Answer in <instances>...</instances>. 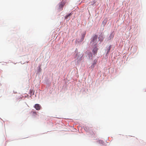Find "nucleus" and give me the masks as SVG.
Listing matches in <instances>:
<instances>
[{"label":"nucleus","mask_w":146,"mask_h":146,"mask_svg":"<svg viewBox=\"0 0 146 146\" xmlns=\"http://www.w3.org/2000/svg\"><path fill=\"white\" fill-rule=\"evenodd\" d=\"M72 15V14L71 13H69V14L66 15L65 17V18L67 19L68 17H69L70 16Z\"/></svg>","instance_id":"nucleus-9"},{"label":"nucleus","mask_w":146,"mask_h":146,"mask_svg":"<svg viewBox=\"0 0 146 146\" xmlns=\"http://www.w3.org/2000/svg\"><path fill=\"white\" fill-rule=\"evenodd\" d=\"M107 22V20H104L102 21V25L104 26L106 24Z\"/></svg>","instance_id":"nucleus-5"},{"label":"nucleus","mask_w":146,"mask_h":146,"mask_svg":"<svg viewBox=\"0 0 146 146\" xmlns=\"http://www.w3.org/2000/svg\"><path fill=\"white\" fill-rule=\"evenodd\" d=\"M80 54L79 53H77V54H76V55L77 56H78V55H80Z\"/></svg>","instance_id":"nucleus-12"},{"label":"nucleus","mask_w":146,"mask_h":146,"mask_svg":"<svg viewBox=\"0 0 146 146\" xmlns=\"http://www.w3.org/2000/svg\"><path fill=\"white\" fill-rule=\"evenodd\" d=\"M110 48H111V46H110L108 49V52H109L110 51Z\"/></svg>","instance_id":"nucleus-10"},{"label":"nucleus","mask_w":146,"mask_h":146,"mask_svg":"<svg viewBox=\"0 0 146 146\" xmlns=\"http://www.w3.org/2000/svg\"><path fill=\"white\" fill-rule=\"evenodd\" d=\"M85 36V34H83L82 35V37L81 40H80L79 41L80 42H82L84 40V37Z\"/></svg>","instance_id":"nucleus-6"},{"label":"nucleus","mask_w":146,"mask_h":146,"mask_svg":"<svg viewBox=\"0 0 146 146\" xmlns=\"http://www.w3.org/2000/svg\"><path fill=\"white\" fill-rule=\"evenodd\" d=\"M98 38L99 39V40L101 41H102L103 40V38L102 36H100Z\"/></svg>","instance_id":"nucleus-7"},{"label":"nucleus","mask_w":146,"mask_h":146,"mask_svg":"<svg viewBox=\"0 0 146 146\" xmlns=\"http://www.w3.org/2000/svg\"><path fill=\"white\" fill-rule=\"evenodd\" d=\"M33 90H30V94H32V92H33Z\"/></svg>","instance_id":"nucleus-11"},{"label":"nucleus","mask_w":146,"mask_h":146,"mask_svg":"<svg viewBox=\"0 0 146 146\" xmlns=\"http://www.w3.org/2000/svg\"><path fill=\"white\" fill-rule=\"evenodd\" d=\"M110 36L111 37L112 36V35L111 34L110 35Z\"/></svg>","instance_id":"nucleus-13"},{"label":"nucleus","mask_w":146,"mask_h":146,"mask_svg":"<svg viewBox=\"0 0 146 146\" xmlns=\"http://www.w3.org/2000/svg\"><path fill=\"white\" fill-rule=\"evenodd\" d=\"M97 50H98V48L96 47H95L94 48L93 50V52L94 53V54H95L97 53Z\"/></svg>","instance_id":"nucleus-4"},{"label":"nucleus","mask_w":146,"mask_h":146,"mask_svg":"<svg viewBox=\"0 0 146 146\" xmlns=\"http://www.w3.org/2000/svg\"><path fill=\"white\" fill-rule=\"evenodd\" d=\"M64 5V3L63 2H61L59 4V9L60 10H62V8Z\"/></svg>","instance_id":"nucleus-2"},{"label":"nucleus","mask_w":146,"mask_h":146,"mask_svg":"<svg viewBox=\"0 0 146 146\" xmlns=\"http://www.w3.org/2000/svg\"><path fill=\"white\" fill-rule=\"evenodd\" d=\"M35 107L36 110H40L41 107L40 105L36 104H35Z\"/></svg>","instance_id":"nucleus-3"},{"label":"nucleus","mask_w":146,"mask_h":146,"mask_svg":"<svg viewBox=\"0 0 146 146\" xmlns=\"http://www.w3.org/2000/svg\"><path fill=\"white\" fill-rule=\"evenodd\" d=\"M97 36L96 35H94L92 37L90 42V45L93 46L96 45L98 42L97 40Z\"/></svg>","instance_id":"nucleus-1"},{"label":"nucleus","mask_w":146,"mask_h":146,"mask_svg":"<svg viewBox=\"0 0 146 146\" xmlns=\"http://www.w3.org/2000/svg\"><path fill=\"white\" fill-rule=\"evenodd\" d=\"M97 62V60H94V61L93 63L92 64V66H93V67H94V66L96 64Z\"/></svg>","instance_id":"nucleus-8"}]
</instances>
